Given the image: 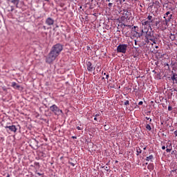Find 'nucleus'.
I'll use <instances>...</instances> for the list:
<instances>
[{
    "mask_svg": "<svg viewBox=\"0 0 177 177\" xmlns=\"http://www.w3.org/2000/svg\"><path fill=\"white\" fill-rule=\"evenodd\" d=\"M63 50V46L57 44L52 47L50 52L46 59V63L50 64L56 60V57L60 55V52Z\"/></svg>",
    "mask_w": 177,
    "mask_h": 177,
    "instance_id": "1",
    "label": "nucleus"
},
{
    "mask_svg": "<svg viewBox=\"0 0 177 177\" xmlns=\"http://www.w3.org/2000/svg\"><path fill=\"white\" fill-rule=\"evenodd\" d=\"M50 110L52 111V113H54L55 115H60L63 111L57 107L56 104H53V106H50Z\"/></svg>",
    "mask_w": 177,
    "mask_h": 177,
    "instance_id": "2",
    "label": "nucleus"
},
{
    "mask_svg": "<svg viewBox=\"0 0 177 177\" xmlns=\"http://www.w3.org/2000/svg\"><path fill=\"white\" fill-rule=\"evenodd\" d=\"M128 48V45L127 44H120L117 47V52L119 53H127V48Z\"/></svg>",
    "mask_w": 177,
    "mask_h": 177,
    "instance_id": "3",
    "label": "nucleus"
},
{
    "mask_svg": "<svg viewBox=\"0 0 177 177\" xmlns=\"http://www.w3.org/2000/svg\"><path fill=\"white\" fill-rule=\"evenodd\" d=\"M147 34V39H149V41H153V44H156V40L153 38L154 33H153V31H147V32H145Z\"/></svg>",
    "mask_w": 177,
    "mask_h": 177,
    "instance_id": "4",
    "label": "nucleus"
},
{
    "mask_svg": "<svg viewBox=\"0 0 177 177\" xmlns=\"http://www.w3.org/2000/svg\"><path fill=\"white\" fill-rule=\"evenodd\" d=\"M4 128L6 129H9V131H10V132H17V128H16V126L15 125H11V126H6L4 127Z\"/></svg>",
    "mask_w": 177,
    "mask_h": 177,
    "instance_id": "5",
    "label": "nucleus"
},
{
    "mask_svg": "<svg viewBox=\"0 0 177 177\" xmlns=\"http://www.w3.org/2000/svg\"><path fill=\"white\" fill-rule=\"evenodd\" d=\"M54 24L55 20H53V19L48 17L46 19V24H47V26H53Z\"/></svg>",
    "mask_w": 177,
    "mask_h": 177,
    "instance_id": "6",
    "label": "nucleus"
},
{
    "mask_svg": "<svg viewBox=\"0 0 177 177\" xmlns=\"http://www.w3.org/2000/svg\"><path fill=\"white\" fill-rule=\"evenodd\" d=\"M86 66L88 71L92 73V71H93V66H92V63H91V62H88L86 63Z\"/></svg>",
    "mask_w": 177,
    "mask_h": 177,
    "instance_id": "7",
    "label": "nucleus"
},
{
    "mask_svg": "<svg viewBox=\"0 0 177 177\" xmlns=\"http://www.w3.org/2000/svg\"><path fill=\"white\" fill-rule=\"evenodd\" d=\"M149 28H150V26H142V34H146L149 31Z\"/></svg>",
    "mask_w": 177,
    "mask_h": 177,
    "instance_id": "8",
    "label": "nucleus"
},
{
    "mask_svg": "<svg viewBox=\"0 0 177 177\" xmlns=\"http://www.w3.org/2000/svg\"><path fill=\"white\" fill-rule=\"evenodd\" d=\"M172 19V14L169 15L167 18H165V24H168L169 21H171V19Z\"/></svg>",
    "mask_w": 177,
    "mask_h": 177,
    "instance_id": "9",
    "label": "nucleus"
},
{
    "mask_svg": "<svg viewBox=\"0 0 177 177\" xmlns=\"http://www.w3.org/2000/svg\"><path fill=\"white\" fill-rule=\"evenodd\" d=\"M20 2V0H12L11 3H13V5L16 6V8H19V3Z\"/></svg>",
    "mask_w": 177,
    "mask_h": 177,
    "instance_id": "10",
    "label": "nucleus"
},
{
    "mask_svg": "<svg viewBox=\"0 0 177 177\" xmlns=\"http://www.w3.org/2000/svg\"><path fill=\"white\" fill-rule=\"evenodd\" d=\"M151 23H153V21H145L142 23V26H150Z\"/></svg>",
    "mask_w": 177,
    "mask_h": 177,
    "instance_id": "11",
    "label": "nucleus"
},
{
    "mask_svg": "<svg viewBox=\"0 0 177 177\" xmlns=\"http://www.w3.org/2000/svg\"><path fill=\"white\" fill-rule=\"evenodd\" d=\"M12 86L13 87V88H20V86H19L18 84H17V83H16V82H13L12 83Z\"/></svg>",
    "mask_w": 177,
    "mask_h": 177,
    "instance_id": "12",
    "label": "nucleus"
},
{
    "mask_svg": "<svg viewBox=\"0 0 177 177\" xmlns=\"http://www.w3.org/2000/svg\"><path fill=\"white\" fill-rule=\"evenodd\" d=\"M153 155H150L149 156L147 157V159H146V160H147V161H150V160H153Z\"/></svg>",
    "mask_w": 177,
    "mask_h": 177,
    "instance_id": "13",
    "label": "nucleus"
},
{
    "mask_svg": "<svg viewBox=\"0 0 177 177\" xmlns=\"http://www.w3.org/2000/svg\"><path fill=\"white\" fill-rule=\"evenodd\" d=\"M171 15V12L167 11L165 14V16L163 17L164 19H167V17H168V15Z\"/></svg>",
    "mask_w": 177,
    "mask_h": 177,
    "instance_id": "14",
    "label": "nucleus"
},
{
    "mask_svg": "<svg viewBox=\"0 0 177 177\" xmlns=\"http://www.w3.org/2000/svg\"><path fill=\"white\" fill-rule=\"evenodd\" d=\"M171 80H172V81H177V75H174L171 77Z\"/></svg>",
    "mask_w": 177,
    "mask_h": 177,
    "instance_id": "15",
    "label": "nucleus"
},
{
    "mask_svg": "<svg viewBox=\"0 0 177 177\" xmlns=\"http://www.w3.org/2000/svg\"><path fill=\"white\" fill-rule=\"evenodd\" d=\"M146 129H147L148 131H151V127L150 126V124L146 125Z\"/></svg>",
    "mask_w": 177,
    "mask_h": 177,
    "instance_id": "16",
    "label": "nucleus"
},
{
    "mask_svg": "<svg viewBox=\"0 0 177 177\" xmlns=\"http://www.w3.org/2000/svg\"><path fill=\"white\" fill-rule=\"evenodd\" d=\"M147 19H148L149 21H153V20H152L153 16L149 15V16H148Z\"/></svg>",
    "mask_w": 177,
    "mask_h": 177,
    "instance_id": "17",
    "label": "nucleus"
},
{
    "mask_svg": "<svg viewBox=\"0 0 177 177\" xmlns=\"http://www.w3.org/2000/svg\"><path fill=\"white\" fill-rule=\"evenodd\" d=\"M137 153L138 154L142 153V149H140V148L137 149Z\"/></svg>",
    "mask_w": 177,
    "mask_h": 177,
    "instance_id": "18",
    "label": "nucleus"
},
{
    "mask_svg": "<svg viewBox=\"0 0 177 177\" xmlns=\"http://www.w3.org/2000/svg\"><path fill=\"white\" fill-rule=\"evenodd\" d=\"M124 104H125V106H129V100H126V101L124 102Z\"/></svg>",
    "mask_w": 177,
    "mask_h": 177,
    "instance_id": "19",
    "label": "nucleus"
},
{
    "mask_svg": "<svg viewBox=\"0 0 177 177\" xmlns=\"http://www.w3.org/2000/svg\"><path fill=\"white\" fill-rule=\"evenodd\" d=\"M94 120H95V121H100V118H96V117H95V118H94Z\"/></svg>",
    "mask_w": 177,
    "mask_h": 177,
    "instance_id": "20",
    "label": "nucleus"
},
{
    "mask_svg": "<svg viewBox=\"0 0 177 177\" xmlns=\"http://www.w3.org/2000/svg\"><path fill=\"white\" fill-rule=\"evenodd\" d=\"M171 149H166V151H167V153H171Z\"/></svg>",
    "mask_w": 177,
    "mask_h": 177,
    "instance_id": "21",
    "label": "nucleus"
},
{
    "mask_svg": "<svg viewBox=\"0 0 177 177\" xmlns=\"http://www.w3.org/2000/svg\"><path fill=\"white\" fill-rule=\"evenodd\" d=\"M108 6H109V8H111V6H113V3H109L108 4Z\"/></svg>",
    "mask_w": 177,
    "mask_h": 177,
    "instance_id": "22",
    "label": "nucleus"
},
{
    "mask_svg": "<svg viewBox=\"0 0 177 177\" xmlns=\"http://www.w3.org/2000/svg\"><path fill=\"white\" fill-rule=\"evenodd\" d=\"M169 111H171L172 110V106H168Z\"/></svg>",
    "mask_w": 177,
    "mask_h": 177,
    "instance_id": "23",
    "label": "nucleus"
},
{
    "mask_svg": "<svg viewBox=\"0 0 177 177\" xmlns=\"http://www.w3.org/2000/svg\"><path fill=\"white\" fill-rule=\"evenodd\" d=\"M100 115H99V113H97V114H95V117L97 118H99Z\"/></svg>",
    "mask_w": 177,
    "mask_h": 177,
    "instance_id": "24",
    "label": "nucleus"
},
{
    "mask_svg": "<svg viewBox=\"0 0 177 177\" xmlns=\"http://www.w3.org/2000/svg\"><path fill=\"white\" fill-rule=\"evenodd\" d=\"M138 104L139 106H142V104H143V102L142 101L139 102Z\"/></svg>",
    "mask_w": 177,
    "mask_h": 177,
    "instance_id": "25",
    "label": "nucleus"
},
{
    "mask_svg": "<svg viewBox=\"0 0 177 177\" xmlns=\"http://www.w3.org/2000/svg\"><path fill=\"white\" fill-rule=\"evenodd\" d=\"M15 10V8L13 6H11V12H13Z\"/></svg>",
    "mask_w": 177,
    "mask_h": 177,
    "instance_id": "26",
    "label": "nucleus"
},
{
    "mask_svg": "<svg viewBox=\"0 0 177 177\" xmlns=\"http://www.w3.org/2000/svg\"><path fill=\"white\" fill-rule=\"evenodd\" d=\"M146 120H149L150 122H151V118H146Z\"/></svg>",
    "mask_w": 177,
    "mask_h": 177,
    "instance_id": "27",
    "label": "nucleus"
},
{
    "mask_svg": "<svg viewBox=\"0 0 177 177\" xmlns=\"http://www.w3.org/2000/svg\"><path fill=\"white\" fill-rule=\"evenodd\" d=\"M77 129H78V131H81V127L78 126V127H77Z\"/></svg>",
    "mask_w": 177,
    "mask_h": 177,
    "instance_id": "28",
    "label": "nucleus"
},
{
    "mask_svg": "<svg viewBox=\"0 0 177 177\" xmlns=\"http://www.w3.org/2000/svg\"><path fill=\"white\" fill-rule=\"evenodd\" d=\"M105 170H106V171L109 172V167H106Z\"/></svg>",
    "mask_w": 177,
    "mask_h": 177,
    "instance_id": "29",
    "label": "nucleus"
},
{
    "mask_svg": "<svg viewBox=\"0 0 177 177\" xmlns=\"http://www.w3.org/2000/svg\"><path fill=\"white\" fill-rule=\"evenodd\" d=\"M37 175H39V176H41L42 175V174L41 173H37Z\"/></svg>",
    "mask_w": 177,
    "mask_h": 177,
    "instance_id": "30",
    "label": "nucleus"
},
{
    "mask_svg": "<svg viewBox=\"0 0 177 177\" xmlns=\"http://www.w3.org/2000/svg\"><path fill=\"white\" fill-rule=\"evenodd\" d=\"M162 150H165V146H162Z\"/></svg>",
    "mask_w": 177,
    "mask_h": 177,
    "instance_id": "31",
    "label": "nucleus"
},
{
    "mask_svg": "<svg viewBox=\"0 0 177 177\" xmlns=\"http://www.w3.org/2000/svg\"><path fill=\"white\" fill-rule=\"evenodd\" d=\"M106 79L108 80L109 79V75H106Z\"/></svg>",
    "mask_w": 177,
    "mask_h": 177,
    "instance_id": "32",
    "label": "nucleus"
},
{
    "mask_svg": "<svg viewBox=\"0 0 177 177\" xmlns=\"http://www.w3.org/2000/svg\"><path fill=\"white\" fill-rule=\"evenodd\" d=\"M135 45H138V41H136V40H135Z\"/></svg>",
    "mask_w": 177,
    "mask_h": 177,
    "instance_id": "33",
    "label": "nucleus"
},
{
    "mask_svg": "<svg viewBox=\"0 0 177 177\" xmlns=\"http://www.w3.org/2000/svg\"><path fill=\"white\" fill-rule=\"evenodd\" d=\"M111 0H106V2H110Z\"/></svg>",
    "mask_w": 177,
    "mask_h": 177,
    "instance_id": "34",
    "label": "nucleus"
},
{
    "mask_svg": "<svg viewBox=\"0 0 177 177\" xmlns=\"http://www.w3.org/2000/svg\"><path fill=\"white\" fill-rule=\"evenodd\" d=\"M73 139H77V137L73 136Z\"/></svg>",
    "mask_w": 177,
    "mask_h": 177,
    "instance_id": "35",
    "label": "nucleus"
},
{
    "mask_svg": "<svg viewBox=\"0 0 177 177\" xmlns=\"http://www.w3.org/2000/svg\"><path fill=\"white\" fill-rule=\"evenodd\" d=\"M155 48L156 49H158V46H156Z\"/></svg>",
    "mask_w": 177,
    "mask_h": 177,
    "instance_id": "36",
    "label": "nucleus"
},
{
    "mask_svg": "<svg viewBox=\"0 0 177 177\" xmlns=\"http://www.w3.org/2000/svg\"><path fill=\"white\" fill-rule=\"evenodd\" d=\"M6 177H10V176L9 174H8Z\"/></svg>",
    "mask_w": 177,
    "mask_h": 177,
    "instance_id": "37",
    "label": "nucleus"
},
{
    "mask_svg": "<svg viewBox=\"0 0 177 177\" xmlns=\"http://www.w3.org/2000/svg\"><path fill=\"white\" fill-rule=\"evenodd\" d=\"M143 149H144V150H146V147H144Z\"/></svg>",
    "mask_w": 177,
    "mask_h": 177,
    "instance_id": "38",
    "label": "nucleus"
},
{
    "mask_svg": "<svg viewBox=\"0 0 177 177\" xmlns=\"http://www.w3.org/2000/svg\"><path fill=\"white\" fill-rule=\"evenodd\" d=\"M138 47H135V49H138Z\"/></svg>",
    "mask_w": 177,
    "mask_h": 177,
    "instance_id": "39",
    "label": "nucleus"
},
{
    "mask_svg": "<svg viewBox=\"0 0 177 177\" xmlns=\"http://www.w3.org/2000/svg\"><path fill=\"white\" fill-rule=\"evenodd\" d=\"M6 131H7V132H9V130H8V129H7Z\"/></svg>",
    "mask_w": 177,
    "mask_h": 177,
    "instance_id": "40",
    "label": "nucleus"
}]
</instances>
